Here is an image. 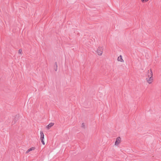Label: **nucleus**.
I'll return each instance as SVG.
<instances>
[{"mask_svg":"<svg viewBox=\"0 0 161 161\" xmlns=\"http://www.w3.org/2000/svg\"><path fill=\"white\" fill-rule=\"evenodd\" d=\"M148 76L149 78L148 80H147V78L146 79L147 80V81L148 83L149 84H151L152 83L151 81L153 80V78L152 77L153 76V72L152 71V70L151 69L150 71H149V70H148Z\"/></svg>","mask_w":161,"mask_h":161,"instance_id":"nucleus-1","label":"nucleus"},{"mask_svg":"<svg viewBox=\"0 0 161 161\" xmlns=\"http://www.w3.org/2000/svg\"><path fill=\"white\" fill-rule=\"evenodd\" d=\"M19 114H17L16 116L14 118V119L12 121V123L13 124H14L17 120H19Z\"/></svg>","mask_w":161,"mask_h":161,"instance_id":"nucleus-2","label":"nucleus"},{"mask_svg":"<svg viewBox=\"0 0 161 161\" xmlns=\"http://www.w3.org/2000/svg\"><path fill=\"white\" fill-rule=\"evenodd\" d=\"M121 141V138L120 137H118L116 139V141L115 142V145H118L120 142Z\"/></svg>","mask_w":161,"mask_h":161,"instance_id":"nucleus-3","label":"nucleus"},{"mask_svg":"<svg viewBox=\"0 0 161 161\" xmlns=\"http://www.w3.org/2000/svg\"><path fill=\"white\" fill-rule=\"evenodd\" d=\"M95 51L99 55H101L103 53V51L101 49L97 48V50H96Z\"/></svg>","mask_w":161,"mask_h":161,"instance_id":"nucleus-4","label":"nucleus"},{"mask_svg":"<svg viewBox=\"0 0 161 161\" xmlns=\"http://www.w3.org/2000/svg\"><path fill=\"white\" fill-rule=\"evenodd\" d=\"M54 125V124L53 123H51L49 124L46 127L47 129H49L51 127L53 126Z\"/></svg>","mask_w":161,"mask_h":161,"instance_id":"nucleus-5","label":"nucleus"},{"mask_svg":"<svg viewBox=\"0 0 161 161\" xmlns=\"http://www.w3.org/2000/svg\"><path fill=\"white\" fill-rule=\"evenodd\" d=\"M40 139L43 140L44 139V135L42 131H40Z\"/></svg>","mask_w":161,"mask_h":161,"instance_id":"nucleus-6","label":"nucleus"},{"mask_svg":"<svg viewBox=\"0 0 161 161\" xmlns=\"http://www.w3.org/2000/svg\"><path fill=\"white\" fill-rule=\"evenodd\" d=\"M117 60L118 61H120L121 62H123L124 60L122 59V57L121 55H120L119 56Z\"/></svg>","mask_w":161,"mask_h":161,"instance_id":"nucleus-7","label":"nucleus"},{"mask_svg":"<svg viewBox=\"0 0 161 161\" xmlns=\"http://www.w3.org/2000/svg\"><path fill=\"white\" fill-rule=\"evenodd\" d=\"M54 67V70H55V71H57V67H58V65H57V62H55Z\"/></svg>","mask_w":161,"mask_h":161,"instance_id":"nucleus-8","label":"nucleus"},{"mask_svg":"<svg viewBox=\"0 0 161 161\" xmlns=\"http://www.w3.org/2000/svg\"><path fill=\"white\" fill-rule=\"evenodd\" d=\"M29 149L30 151H31L34 150L35 149V147H33L30 148Z\"/></svg>","mask_w":161,"mask_h":161,"instance_id":"nucleus-9","label":"nucleus"},{"mask_svg":"<svg viewBox=\"0 0 161 161\" xmlns=\"http://www.w3.org/2000/svg\"><path fill=\"white\" fill-rule=\"evenodd\" d=\"M41 142H42V143L44 145H45V142H44V139H43V140H41Z\"/></svg>","mask_w":161,"mask_h":161,"instance_id":"nucleus-10","label":"nucleus"},{"mask_svg":"<svg viewBox=\"0 0 161 161\" xmlns=\"http://www.w3.org/2000/svg\"><path fill=\"white\" fill-rule=\"evenodd\" d=\"M81 127L83 128H85V125L84 123H82L81 125Z\"/></svg>","mask_w":161,"mask_h":161,"instance_id":"nucleus-11","label":"nucleus"},{"mask_svg":"<svg viewBox=\"0 0 161 161\" xmlns=\"http://www.w3.org/2000/svg\"><path fill=\"white\" fill-rule=\"evenodd\" d=\"M22 52V50L21 49H19V53H21Z\"/></svg>","mask_w":161,"mask_h":161,"instance_id":"nucleus-12","label":"nucleus"},{"mask_svg":"<svg viewBox=\"0 0 161 161\" xmlns=\"http://www.w3.org/2000/svg\"><path fill=\"white\" fill-rule=\"evenodd\" d=\"M148 0H141L142 1V2H146L148 1Z\"/></svg>","mask_w":161,"mask_h":161,"instance_id":"nucleus-13","label":"nucleus"},{"mask_svg":"<svg viewBox=\"0 0 161 161\" xmlns=\"http://www.w3.org/2000/svg\"><path fill=\"white\" fill-rule=\"evenodd\" d=\"M29 152H30V150H29V149H28V150H27L26 152L25 153H28Z\"/></svg>","mask_w":161,"mask_h":161,"instance_id":"nucleus-14","label":"nucleus"},{"mask_svg":"<svg viewBox=\"0 0 161 161\" xmlns=\"http://www.w3.org/2000/svg\"><path fill=\"white\" fill-rule=\"evenodd\" d=\"M29 152H30V150H29V149H28V150H27L26 152L25 153H28Z\"/></svg>","mask_w":161,"mask_h":161,"instance_id":"nucleus-15","label":"nucleus"}]
</instances>
